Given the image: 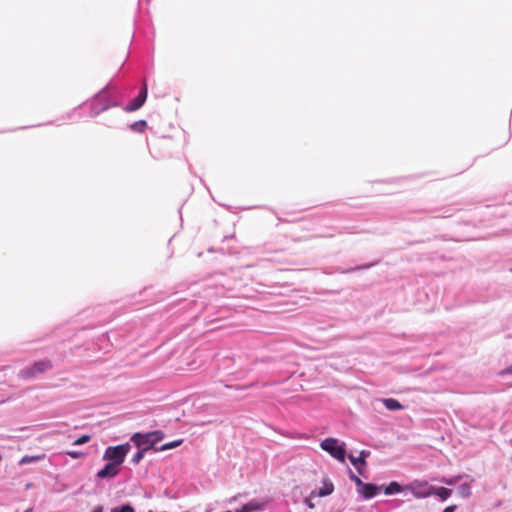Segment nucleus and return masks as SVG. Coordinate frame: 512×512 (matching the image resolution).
I'll return each instance as SVG.
<instances>
[{
	"label": "nucleus",
	"instance_id": "3",
	"mask_svg": "<svg viewBox=\"0 0 512 512\" xmlns=\"http://www.w3.org/2000/svg\"><path fill=\"white\" fill-rule=\"evenodd\" d=\"M131 449V445L129 443L117 445V446H109L106 448L103 459L109 460L110 463H113L119 467L125 460L126 455L129 453Z\"/></svg>",
	"mask_w": 512,
	"mask_h": 512
},
{
	"label": "nucleus",
	"instance_id": "17",
	"mask_svg": "<svg viewBox=\"0 0 512 512\" xmlns=\"http://www.w3.org/2000/svg\"><path fill=\"white\" fill-rule=\"evenodd\" d=\"M110 512H135V510L130 504H124L122 506L114 507Z\"/></svg>",
	"mask_w": 512,
	"mask_h": 512
},
{
	"label": "nucleus",
	"instance_id": "23",
	"mask_svg": "<svg viewBox=\"0 0 512 512\" xmlns=\"http://www.w3.org/2000/svg\"><path fill=\"white\" fill-rule=\"evenodd\" d=\"M90 436L89 435H82L81 437H79L78 439H76L72 445L74 446H80V445H83L87 442H89L90 440Z\"/></svg>",
	"mask_w": 512,
	"mask_h": 512
},
{
	"label": "nucleus",
	"instance_id": "1",
	"mask_svg": "<svg viewBox=\"0 0 512 512\" xmlns=\"http://www.w3.org/2000/svg\"><path fill=\"white\" fill-rule=\"evenodd\" d=\"M116 106H119V103L110 100L109 87L106 86L92 99L90 103L91 116L95 117L110 107Z\"/></svg>",
	"mask_w": 512,
	"mask_h": 512
},
{
	"label": "nucleus",
	"instance_id": "15",
	"mask_svg": "<svg viewBox=\"0 0 512 512\" xmlns=\"http://www.w3.org/2000/svg\"><path fill=\"white\" fill-rule=\"evenodd\" d=\"M38 374L39 373L36 372L35 369H33V365H31V366L21 369L19 372V377L22 379H31V378H34Z\"/></svg>",
	"mask_w": 512,
	"mask_h": 512
},
{
	"label": "nucleus",
	"instance_id": "8",
	"mask_svg": "<svg viewBox=\"0 0 512 512\" xmlns=\"http://www.w3.org/2000/svg\"><path fill=\"white\" fill-rule=\"evenodd\" d=\"M334 491V484L328 478H324L322 481V486L317 491H312L310 493V497H326L331 495Z\"/></svg>",
	"mask_w": 512,
	"mask_h": 512
},
{
	"label": "nucleus",
	"instance_id": "7",
	"mask_svg": "<svg viewBox=\"0 0 512 512\" xmlns=\"http://www.w3.org/2000/svg\"><path fill=\"white\" fill-rule=\"evenodd\" d=\"M382 488L383 486H378L371 483H363V486L357 489V492L363 499L369 500L377 496L381 492Z\"/></svg>",
	"mask_w": 512,
	"mask_h": 512
},
{
	"label": "nucleus",
	"instance_id": "28",
	"mask_svg": "<svg viewBox=\"0 0 512 512\" xmlns=\"http://www.w3.org/2000/svg\"><path fill=\"white\" fill-rule=\"evenodd\" d=\"M310 498H311V497L309 496V498L305 499V503L307 504V506H308L309 508H313V507H314V504L311 502Z\"/></svg>",
	"mask_w": 512,
	"mask_h": 512
},
{
	"label": "nucleus",
	"instance_id": "24",
	"mask_svg": "<svg viewBox=\"0 0 512 512\" xmlns=\"http://www.w3.org/2000/svg\"><path fill=\"white\" fill-rule=\"evenodd\" d=\"M350 479L355 483L357 489L363 486V481L357 477L352 471H350Z\"/></svg>",
	"mask_w": 512,
	"mask_h": 512
},
{
	"label": "nucleus",
	"instance_id": "27",
	"mask_svg": "<svg viewBox=\"0 0 512 512\" xmlns=\"http://www.w3.org/2000/svg\"><path fill=\"white\" fill-rule=\"evenodd\" d=\"M457 506L456 505H450V506H447L442 512H454L456 510Z\"/></svg>",
	"mask_w": 512,
	"mask_h": 512
},
{
	"label": "nucleus",
	"instance_id": "18",
	"mask_svg": "<svg viewBox=\"0 0 512 512\" xmlns=\"http://www.w3.org/2000/svg\"><path fill=\"white\" fill-rule=\"evenodd\" d=\"M181 442H182L181 440H176V441L165 443L158 450L166 451L169 449H173V448L179 446L181 444Z\"/></svg>",
	"mask_w": 512,
	"mask_h": 512
},
{
	"label": "nucleus",
	"instance_id": "26",
	"mask_svg": "<svg viewBox=\"0 0 512 512\" xmlns=\"http://www.w3.org/2000/svg\"><path fill=\"white\" fill-rule=\"evenodd\" d=\"M512 374V364L500 372V375Z\"/></svg>",
	"mask_w": 512,
	"mask_h": 512
},
{
	"label": "nucleus",
	"instance_id": "29",
	"mask_svg": "<svg viewBox=\"0 0 512 512\" xmlns=\"http://www.w3.org/2000/svg\"><path fill=\"white\" fill-rule=\"evenodd\" d=\"M92 512H103V507L102 506H96Z\"/></svg>",
	"mask_w": 512,
	"mask_h": 512
},
{
	"label": "nucleus",
	"instance_id": "4",
	"mask_svg": "<svg viewBox=\"0 0 512 512\" xmlns=\"http://www.w3.org/2000/svg\"><path fill=\"white\" fill-rule=\"evenodd\" d=\"M320 447L335 459L339 461L345 460L346 452L344 442H340L336 438H326L321 442Z\"/></svg>",
	"mask_w": 512,
	"mask_h": 512
},
{
	"label": "nucleus",
	"instance_id": "25",
	"mask_svg": "<svg viewBox=\"0 0 512 512\" xmlns=\"http://www.w3.org/2000/svg\"><path fill=\"white\" fill-rule=\"evenodd\" d=\"M66 455L70 456L73 459L82 458L85 454L81 451L70 450L66 452Z\"/></svg>",
	"mask_w": 512,
	"mask_h": 512
},
{
	"label": "nucleus",
	"instance_id": "2",
	"mask_svg": "<svg viewBox=\"0 0 512 512\" xmlns=\"http://www.w3.org/2000/svg\"><path fill=\"white\" fill-rule=\"evenodd\" d=\"M163 432L152 431L145 434L135 433L131 437V441L139 448L144 451L152 449L156 443L163 438Z\"/></svg>",
	"mask_w": 512,
	"mask_h": 512
},
{
	"label": "nucleus",
	"instance_id": "6",
	"mask_svg": "<svg viewBox=\"0 0 512 512\" xmlns=\"http://www.w3.org/2000/svg\"><path fill=\"white\" fill-rule=\"evenodd\" d=\"M147 84L144 82L143 87L139 94L129 103L125 106L124 110L127 112H133L138 110L142 105L145 103L147 98Z\"/></svg>",
	"mask_w": 512,
	"mask_h": 512
},
{
	"label": "nucleus",
	"instance_id": "19",
	"mask_svg": "<svg viewBox=\"0 0 512 512\" xmlns=\"http://www.w3.org/2000/svg\"><path fill=\"white\" fill-rule=\"evenodd\" d=\"M44 458V455H37V456H24L20 460V464H28L37 460H41Z\"/></svg>",
	"mask_w": 512,
	"mask_h": 512
},
{
	"label": "nucleus",
	"instance_id": "9",
	"mask_svg": "<svg viewBox=\"0 0 512 512\" xmlns=\"http://www.w3.org/2000/svg\"><path fill=\"white\" fill-rule=\"evenodd\" d=\"M120 469L117 465L108 462L101 470L97 472V477L101 479L114 478L118 475Z\"/></svg>",
	"mask_w": 512,
	"mask_h": 512
},
{
	"label": "nucleus",
	"instance_id": "12",
	"mask_svg": "<svg viewBox=\"0 0 512 512\" xmlns=\"http://www.w3.org/2000/svg\"><path fill=\"white\" fill-rule=\"evenodd\" d=\"M386 495H393L403 491V487L396 481H392L389 485L382 488Z\"/></svg>",
	"mask_w": 512,
	"mask_h": 512
},
{
	"label": "nucleus",
	"instance_id": "13",
	"mask_svg": "<svg viewBox=\"0 0 512 512\" xmlns=\"http://www.w3.org/2000/svg\"><path fill=\"white\" fill-rule=\"evenodd\" d=\"M452 494V490L445 487H434L432 495L438 496L442 501L448 499Z\"/></svg>",
	"mask_w": 512,
	"mask_h": 512
},
{
	"label": "nucleus",
	"instance_id": "22",
	"mask_svg": "<svg viewBox=\"0 0 512 512\" xmlns=\"http://www.w3.org/2000/svg\"><path fill=\"white\" fill-rule=\"evenodd\" d=\"M130 127L134 131L141 132L146 127V121H144V120L136 121L133 124H131Z\"/></svg>",
	"mask_w": 512,
	"mask_h": 512
},
{
	"label": "nucleus",
	"instance_id": "14",
	"mask_svg": "<svg viewBox=\"0 0 512 512\" xmlns=\"http://www.w3.org/2000/svg\"><path fill=\"white\" fill-rule=\"evenodd\" d=\"M52 367V363L49 360H40L33 364V369L38 373H43Z\"/></svg>",
	"mask_w": 512,
	"mask_h": 512
},
{
	"label": "nucleus",
	"instance_id": "11",
	"mask_svg": "<svg viewBox=\"0 0 512 512\" xmlns=\"http://www.w3.org/2000/svg\"><path fill=\"white\" fill-rule=\"evenodd\" d=\"M383 405L390 411L402 410L403 405L394 398H385L381 400Z\"/></svg>",
	"mask_w": 512,
	"mask_h": 512
},
{
	"label": "nucleus",
	"instance_id": "16",
	"mask_svg": "<svg viewBox=\"0 0 512 512\" xmlns=\"http://www.w3.org/2000/svg\"><path fill=\"white\" fill-rule=\"evenodd\" d=\"M458 494L463 498H468L471 495L470 485L463 483L458 487Z\"/></svg>",
	"mask_w": 512,
	"mask_h": 512
},
{
	"label": "nucleus",
	"instance_id": "10",
	"mask_svg": "<svg viewBox=\"0 0 512 512\" xmlns=\"http://www.w3.org/2000/svg\"><path fill=\"white\" fill-rule=\"evenodd\" d=\"M369 454V452L361 451L360 455L358 457L349 456V459L351 463L356 467L359 473H362L361 466H364L366 464L365 457Z\"/></svg>",
	"mask_w": 512,
	"mask_h": 512
},
{
	"label": "nucleus",
	"instance_id": "5",
	"mask_svg": "<svg viewBox=\"0 0 512 512\" xmlns=\"http://www.w3.org/2000/svg\"><path fill=\"white\" fill-rule=\"evenodd\" d=\"M406 490L410 491L416 498L423 499L432 495L433 486L429 485L427 481L414 480L406 486Z\"/></svg>",
	"mask_w": 512,
	"mask_h": 512
},
{
	"label": "nucleus",
	"instance_id": "21",
	"mask_svg": "<svg viewBox=\"0 0 512 512\" xmlns=\"http://www.w3.org/2000/svg\"><path fill=\"white\" fill-rule=\"evenodd\" d=\"M462 478L461 475H458V476H454V477H450V478H442L441 479V482L446 484V485H455L460 479Z\"/></svg>",
	"mask_w": 512,
	"mask_h": 512
},
{
	"label": "nucleus",
	"instance_id": "20",
	"mask_svg": "<svg viewBox=\"0 0 512 512\" xmlns=\"http://www.w3.org/2000/svg\"><path fill=\"white\" fill-rule=\"evenodd\" d=\"M145 452L144 450L142 449H139L134 455L133 457L131 458V462L135 465H137L144 457L145 455Z\"/></svg>",
	"mask_w": 512,
	"mask_h": 512
},
{
	"label": "nucleus",
	"instance_id": "30",
	"mask_svg": "<svg viewBox=\"0 0 512 512\" xmlns=\"http://www.w3.org/2000/svg\"><path fill=\"white\" fill-rule=\"evenodd\" d=\"M25 512H31V509L26 510Z\"/></svg>",
	"mask_w": 512,
	"mask_h": 512
}]
</instances>
